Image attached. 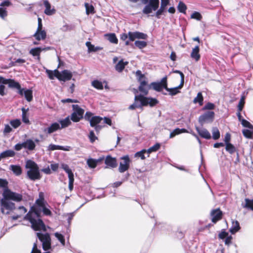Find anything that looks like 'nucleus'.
I'll use <instances>...</instances> for the list:
<instances>
[{"mask_svg": "<svg viewBox=\"0 0 253 253\" xmlns=\"http://www.w3.org/2000/svg\"><path fill=\"white\" fill-rule=\"evenodd\" d=\"M9 169L17 176L20 175L22 173V169L20 166L12 165L10 166Z\"/></svg>", "mask_w": 253, "mask_h": 253, "instance_id": "nucleus-26", "label": "nucleus"}, {"mask_svg": "<svg viewBox=\"0 0 253 253\" xmlns=\"http://www.w3.org/2000/svg\"><path fill=\"white\" fill-rule=\"evenodd\" d=\"M72 108L73 112L71 115L70 119L74 122H79L83 118L84 110L78 105H73Z\"/></svg>", "mask_w": 253, "mask_h": 253, "instance_id": "nucleus-4", "label": "nucleus"}, {"mask_svg": "<svg viewBox=\"0 0 253 253\" xmlns=\"http://www.w3.org/2000/svg\"><path fill=\"white\" fill-rule=\"evenodd\" d=\"M211 215L212 221L215 223L221 218L222 212L219 209H216L211 211Z\"/></svg>", "mask_w": 253, "mask_h": 253, "instance_id": "nucleus-15", "label": "nucleus"}, {"mask_svg": "<svg viewBox=\"0 0 253 253\" xmlns=\"http://www.w3.org/2000/svg\"><path fill=\"white\" fill-rule=\"evenodd\" d=\"M134 44L135 46L139 49L143 48L147 45V42H146L141 41H136Z\"/></svg>", "mask_w": 253, "mask_h": 253, "instance_id": "nucleus-48", "label": "nucleus"}, {"mask_svg": "<svg viewBox=\"0 0 253 253\" xmlns=\"http://www.w3.org/2000/svg\"><path fill=\"white\" fill-rule=\"evenodd\" d=\"M33 36L38 41L41 40H44L46 37V33L45 30H41L40 31H36V33L34 34Z\"/></svg>", "mask_w": 253, "mask_h": 253, "instance_id": "nucleus-21", "label": "nucleus"}, {"mask_svg": "<svg viewBox=\"0 0 253 253\" xmlns=\"http://www.w3.org/2000/svg\"><path fill=\"white\" fill-rule=\"evenodd\" d=\"M102 121H103L102 117L99 116H93L91 118L89 121L90 125L91 126L93 127L99 124Z\"/></svg>", "mask_w": 253, "mask_h": 253, "instance_id": "nucleus-25", "label": "nucleus"}, {"mask_svg": "<svg viewBox=\"0 0 253 253\" xmlns=\"http://www.w3.org/2000/svg\"><path fill=\"white\" fill-rule=\"evenodd\" d=\"M136 99H139V101L142 102V104L144 106L149 105L151 107H153L159 103V101L156 98L146 97L142 95H138Z\"/></svg>", "mask_w": 253, "mask_h": 253, "instance_id": "nucleus-8", "label": "nucleus"}, {"mask_svg": "<svg viewBox=\"0 0 253 253\" xmlns=\"http://www.w3.org/2000/svg\"><path fill=\"white\" fill-rule=\"evenodd\" d=\"M22 121L25 124H29V120L28 117L27 115V113L29 110V109H25L24 108H22Z\"/></svg>", "mask_w": 253, "mask_h": 253, "instance_id": "nucleus-34", "label": "nucleus"}, {"mask_svg": "<svg viewBox=\"0 0 253 253\" xmlns=\"http://www.w3.org/2000/svg\"><path fill=\"white\" fill-rule=\"evenodd\" d=\"M196 129L199 135L202 138H205L206 139H210L211 138L210 133L206 128H200L198 127H196Z\"/></svg>", "mask_w": 253, "mask_h": 253, "instance_id": "nucleus-16", "label": "nucleus"}, {"mask_svg": "<svg viewBox=\"0 0 253 253\" xmlns=\"http://www.w3.org/2000/svg\"><path fill=\"white\" fill-rule=\"evenodd\" d=\"M57 79L60 81L66 82L69 81L72 78V73L71 71L68 70H64L62 72H59L58 70L56 71Z\"/></svg>", "mask_w": 253, "mask_h": 253, "instance_id": "nucleus-12", "label": "nucleus"}, {"mask_svg": "<svg viewBox=\"0 0 253 253\" xmlns=\"http://www.w3.org/2000/svg\"><path fill=\"white\" fill-rule=\"evenodd\" d=\"M62 168L66 171L68 174V178L74 177V174L72 171V170L69 168V166L63 164L61 165Z\"/></svg>", "mask_w": 253, "mask_h": 253, "instance_id": "nucleus-40", "label": "nucleus"}, {"mask_svg": "<svg viewBox=\"0 0 253 253\" xmlns=\"http://www.w3.org/2000/svg\"><path fill=\"white\" fill-rule=\"evenodd\" d=\"M120 159L122 161L120 163L119 171L120 172L123 173L128 170L131 161L128 155L124 156Z\"/></svg>", "mask_w": 253, "mask_h": 253, "instance_id": "nucleus-10", "label": "nucleus"}, {"mask_svg": "<svg viewBox=\"0 0 253 253\" xmlns=\"http://www.w3.org/2000/svg\"><path fill=\"white\" fill-rule=\"evenodd\" d=\"M10 124L12 126V127H13L14 128H16L20 126L21 123L20 120L15 119L11 120L10 122Z\"/></svg>", "mask_w": 253, "mask_h": 253, "instance_id": "nucleus-53", "label": "nucleus"}, {"mask_svg": "<svg viewBox=\"0 0 253 253\" xmlns=\"http://www.w3.org/2000/svg\"><path fill=\"white\" fill-rule=\"evenodd\" d=\"M214 113L213 111H208L201 115L199 118V122L203 125L207 123H211L213 121Z\"/></svg>", "mask_w": 253, "mask_h": 253, "instance_id": "nucleus-11", "label": "nucleus"}, {"mask_svg": "<svg viewBox=\"0 0 253 253\" xmlns=\"http://www.w3.org/2000/svg\"><path fill=\"white\" fill-rule=\"evenodd\" d=\"M8 183L6 179L0 178V188H3V190L8 189Z\"/></svg>", "mask_w": 253, "mask_h": 253, "instance_id": "nucleus-56", "label": "nucleus"}, {"mask_svg": "<svg viewBox=\"0 0 253 253\" xmlns=\"http://www.w3.org/2000/svg\"><path fill=\"white\" fill-rule=\"evenodd\" d=\"M204 98L201 92L198 93L197 96L194 99L193 102L195 104L199 103L200 106L203 104Z\"/></svg>", "mask_w": 253, "mask_h": 253, "instance_id": "nucleus-31", "label": "nucleus"}, {"mask_svg": "<svg viewBox=\"0 0 253 253\" xmlns=\"http://www.w3.org/2000/svg\"><path fill=\"white\" fill-rule=\"evenodd\" d=\"M24 94L26 99L30 102L33 99V92L31 89H26L24 91Z\"/></svg>", "mask_w": 253, "mask_h": 253, "instance_id": "nucleus-36", "label": "nucleus"}, {"mask_svg": "<svg viewBox=\"0 0 253 253\" xmlns=\"http://www.w3.org/2000/svg\"><path fill=\"white\" fill-rule=\"evenodd\" d=\"M199 50V47L198 45H197L192 49V52L191 53V57L196 61H199L200 58Z\"/></svg>", "mask_w": 253, "mask_h": 253, "instance_id": "nucleus-19", "label": "nucleus"}, {"mask_svg": "<svg viewBox=\"0 0 253 253\" xmlns=\"http://www.w3.org/2000/svg\"><path fill=\"white\" fill-rule=\"evenodd\" d=\"M2 196L9 200H12L17 202H20L22 200V195L11 191L9 189H4L2 193Z\"/></svg>", "mask_w": 253, "mask_h": 253, "instance_id": "nucleus-7", "label": "nucleus"}, {"mask_svg": "<svg viewBox=\"0 0 253 253\" xmlns=\"http://www.w3.org/2000/svg\"><path fill=\"white\" fill-rule=\"evenodd\" d=\"M146 153V150L143 149L140 151L137 152L135 154V157L140 158L142 160H144L145 157L144 154Z\"/></svg>", "mask_w": 253, "mask_h": 253, "instance_id": "nucleus-52", "label": "nucleus"}, {"mask_svg": "<svg viewBox=\"0 0 253 253\" xmlns=\"http://www.w3.org/2000/svg\"><path fill=\"white\" fill-rule=\"evenodd\" d=\"M150 87V85L149 86H139L138 89L141 92L144 93L145 95H147Z\"/></svg>", "mask_w": 253, "mask_h": 253, "instance_id": "nucleus-51", "label": "nucleus"}, {"mask_svg": "<svg viewBox=\"0 0 253 253\" xmlns=\"http://www.w3.org/2000/svg\"><path fill=\"white\" fill-rule=\"evenodd\" d=\"M212 138L217 140L220 137V132L216 127H213L211 130Z\"/></svg>", "mask_w": 253, "mask_h": 253, "instance_id": "nucleus-41", "label": "nucleus"}, {"mask_svg": "<svg viewBox=\"0 0 253 253\" xmlns=\"http://www.w3.org/2000/svg\"><path fill=\"white\" fill-rule=\"evenodd\" d=\"M37 236L42 243V248L47 251L51 248V239L48 233H37Z\"/></svg>", "mask_w": 253, "mask_h": 253, "instance_id": "nucleus-5", "label": "nucleus"}, {"mask_svg": "<svg viewBox=\"0 0 253 253\" xmlns=\"http://www.w3.org/2000/svg\"><path fill=\"white\" fill-rule=\"evenodd\" d=\"M59 122L61 125L60 129L69 126L72 123L69 116L67 117L64 119L59 120Z\"/></svg>", "mask_w": 253, "mask_h": 253, "instance_id": "nucleus-22", "label": "nucleus"}, {"mask_svg": "<svg viewBox=\"0 0 253 253\" xmlns=\"http://www.w3.org/2000/svg\"><path fill=\"white\" fill-rule=\"evenodd\" d=\"M166 8L164 7L163 6H160L159 9H157L156 11V13H155V16L157 18H160L161 15H162L164 12L166 11Z\"/></svg>", "mask_w": 253, "mask_h": 253, "instance_id": "nucleus-46", "label": "nucleus"}, {"mask_svg": "<svg viewBox=\"0 0 253 253\" xmlns=\"http://www.w3.org/2000/svg\"><path fill=\"white\" fill-rule=\"evenodd\" d=\"M57 71H58L57 69H55L53 71L47 69L46 70V73L47 74L48 78L50 80H53L54 77H56L57 78V76L56 75V74H57V73H56Z\"/></svg>", "mask_w": 253, "mask_h": 253, "instance_id": "nucleus-44", "label": "nucleus"}, {"mask_svg": "<svg viewBox=\"0 0 253 253\" xmlns=\"http://www.w3.org/2000/svg\"><path fill=\"white\" fill-rule=\"evenodd\" d=\"M178 10L181 13H185L187 9L186 5L182 1H180L177 6Z\"/></svg>", "mask_w": 253, "mask_h": 253, "instance_id": "nucleus-45", "label": "nucleus"}, {"mask_svg": "<svg viewBox=\"0 0 253 253\" xmlns=\"http://www.w3.org/2000/svg\"><path fill=\"white\" fill-rule=\"evenodd\" d=\"M97 161L93 159H89L87 161V164L90 168H95L96 167Z\"/></svg>", "mask_w": 253, "mask_h": 253, "instance_id": "nucleus-49", "label": "nucleus"}, {"mask_svg": "<svg viewBox=\"0 0 253 253\" xmlns=\"http://www.w3.org/2000/svg\"><path fill=\"white\" fill-rule=\"evenodd\" d=\"M105 36L108 37V40L110 42L115 44H117L118 43V40L115 34H106Z\"/></svg>", "mask_w": 253, "mask_h": 253, "instance_id": "nucleus-33", "label": "nucleus"}, {"mask_svg": "<svg viewBox=\"0 0 253 253\" xmlns=\"http://www.w3.org/2000/svg\"><path fill=\"white\" fill-rule=\"evenodd\" d=\"M187 130L185 128L180 129L179 128H177L174 129L169 135V138H171L174 137L175 135L180 134L181 133H185L187 132Z\"/></svg>", "mask_w": 253, "mask_h": 253, "instance_id": "nucleus-29", "label": "nucleus"}, {"mask_svg": "<svg viewBox=\"0 0 253 253\" xmlns=\"http://www.w3.org/2000/svg\"><path fill=\"white\" fill-rule=\"evenodd\" d=\"M130 2L136 3L139 0H128ZM142 3L145 4L142 12L144 14L149 15L155 11L159 7V0H141Z\"/></svg>", "mask_w": 253, "mask_h": 253, "instance_id": "nucleus-3", "label": "nucleus"}, {"mask_svg": "<svg viewBox=\"0 0 253 253\" xmlns=\"http://www.w3.org/2000/svg\"><path fill=\"white\" fill-rule=\"evenodd\" d=\"M84 6L86 10V13L87 15L94 13V8L92 4L88 3H85Z\"/></svg>", "mask_w": 253, "mask_h": 253, "instance_id": "nucleus-39", "label": "nucleus"}, {"mask_svg": "<svg viewBox=\"0 0 253 253\" xmlns=\"http://www.w3.org/2000/svg\"><path fill=\"white\" fill-rule=\"evenodd\" d=\"M241 124L244 127H248L251 129H253V126L248 121L245 119H242Z\"/></svg>", "mask_w": 253, "mask_h": 253, "instance_id": "nucleus-55", "label": "nucleus"}, {"mask_svg": "<svg viewBox=\"0 0 253 253\" xmlns=\"http://www.w3.org/2000/svg\"><path fill=\"white\" fill-rule=\"evenodd\" d=\"M43 4L45 7L44 13L47 15H52L55 13V9L51 8V4L47 0H43Z\"/></svg>", "mask_w": 253, "mask_h": 253, "instance_id": "nucleus-13", "label": "nucleus"}, {"mask_svg": "<svg viewBox=\"0 0 253 253\" xmlns=\"http://www.w3.org/2000/svg\"><path fill=\"white\" fill-rule=\"evenodd\" d=\"M15 204L4 197L1 199V211L3 214H8L10 211L15 209Z\"/></svg>", "mask_w": 253, "mask_h": 253, "instance_id": "nucleus-6", "label": "nucleus"}, {"mask_svg": "<svg viewBox=\"0 0 253 253\" xmlns=\"http://www.w3.org/2000/svg\"><path fill=\"white\" fill-rule=\"evenodd\" d=\"M225 149L230 154H232L236 151L235 147L231 143L225 144Z\"/></svg>", "mask_w": 253, "mask_h": 253, "instance_id": "nucleus-38", "label": "nucleus"}, {"mask_svg": "<svg viewBox=\"0 0 253 253\" xmlns=\"http://www.w3.org/2000/svg\"><path fill=\"white\" fill-rule=\"evenodd\" d=\"M45 202L44 199V193L42 192L39 193V198L36 201V207L42 206V204H45Z\"/></svg>", "mask_w": 253, "mask_h": 253, "instance_id": "nucleus-32", "label": "nucleus"}, {"mask_svg": "<svg viewBox=\"0 0 253 253\" xmlns=\"http://www.w3.org/2000/svg\"><path fill=\"white\" fill-rule=\"evenodd\" d=\"M128 64L127 62H124L123 60H120L116 65L115 69L119 72H122Z\"/></svg>", "mask_w": 253, "mask_h": 253, "instance_id": "nucleus-30", "label": "nucleus"}, {"mask_svg": "<svg viewBox=\"0 0 253 253\" xmlns=\"http://www.w3.org/2000/svg\"><path fill=\"white\" fill-rule=\"evenodd\" d=\"M245 104V97L242 96L238 105V111H242Z\"/></svg>", "mask_w": 253, "mask_h": 253, "instance_id": "nucleus-54", "label": "nucleus"}, {"mask_svg": "<svg viewBox=\"0 0 253 253\" xmlns=\"http://www.w3.org/2000/svg\"><path fill=\"white\" fill-rule=\"evenodd\" d=\"M184 85V84L180 83V84L175 87L166 88V90L169 92V94L171 96L175 95L180 92L179 89H181Z\"/></svg>", "mask_w": 253, "mask_h": 253, "instance_id": "nucleus-18", "label": "nucleus"}, {"mask_svg": "<svg viewBox=\"0 0 253 253\" xmlns=\"http://www.w3.org/2000/svg\"><path fill=\"white\" fill-rule=\"evenodd\" d=\"M88 137L90 139V141L91 143H93L95 141L96 139H97V137L95 136V134L93 130H91L89 132V134L88 135Z\"/></svg>", "mask_w": 253, "mask_h": 253, "instance_id": "nucleus-61", "label": "nucleus"}, {"mask_svg": "<svg viewBox=\"0 0 253 253\" xmlns=\"http://www.w3.org/2000/svg\"><path fill=\"white\" fill-rule=\"evenodd\" d=\"M92 85L97 89H103V85L101 82L98 80H94L91 83Z\"/></svg>", "mask_w": 253, "mask_h": 253, "instance_id": "nucleus-43", "label": "nucleus"}, {"mask_svg": "<svg viewBox=\"0 0 253 253\" xmlns=\"http://www.w3.org/2000/svg\"><path fill=\"white\" fill-rule=\"evenodd\" d=\"M191 18L200 21L202 18V16L199 12L195 11L192 14Z\"/></svg>", "mask_w": 253, "mask_h": 253, "instance_id": "nucleus-57", "label": "nucleus"}, {"mask_svg": "<svg viewBox=\"0 0 253 253\" xmlns=\"http://www.w3.org/2000/svg\"><path fill=\"white\" fill-rule=\"evenodd\" d=\"M54 235L55 237L60 242L61 244L63 246L65 245V239L63 235H62L61 234L59 233L58 232H56L54 234Z\"/></svg>", "mask_w": 253, "mask_h": 253, "instance_id": "nucleus-50", "label": "nucleus"}, {"mask_svg": "<svg viewBox=\"0 0 253 253\" xmlns=\"http://www.w3.org/2000/svg\"><path fill=\"white\" fill-rule=\"evenodd\" d=\"M167 86V77L163 78L159 82H153L150 84V86L152 87L154 90L159 92L161 91L163 88L166 90Z\"/></svg>", "mask_w": 253, "mask_h": 253, "instance_id": "nucleus-9", "label": "nucleus"}, {"mask_svg": "<svg viewBox=\"0 0 253 253\" xmlns=\"http://www.w3.org/2000/svg\"><path fill=\"white\" fill-rule=\"evenodd\" d=\"M7 15V11L5 8L0 7V17L2 18H4Z\"/></svg>", "mask_w": 253, "mask_h": 253, "instance_id": "nucleus-62", "label": "nucleus"}, {"mask_svg": "<svg viewBox=\"0 0 253 253\" xmlns=\"http://www.w3.org/2000/svg\"><path fill=\"white\" fill-rule=\"evenodd\" d=\"M15 155V153L12 150H7L2 152L0 154V156L1 158H4L6 157H12Z\"/></svg>", "mask_w": 253, "mask_h": 253, "instance_id": "nucleus-28", "label": "nucleus"}, {"mask_svg": "<svg viewBox=\"0 0 253 253\" xmlns=\"http://www.w3.org/2000/svg\"><path fill=\"white\" fill-rule=\"evenodd\" d=\"M138 96V95H135L134 98V102L129 106L128 107L130 110H134L137 108H141L143 105L142 104V102L139 101V99H136V97Z\"/></svg>", "mask_w": 253, "mask_h": 253, "instance_id": "nucleus-27", "label": "nucleus"}, {"mask_svg": "<svg viewBox=\"0 0 253 253\" xmlns=\"http://www.w3.org/2000/svg\"><path fill=\"white\" fill-rule=\"evenodd\" d=\"M231 135L229 133L227 132L225 134L224 141L225 142V144H227V143H231Z\"/></svg>", "mask_w": 253, "mask_h": 253, "instance_id": "nucleus-63", "label": "nucleus"}, {"mask_svg": "<svg viewBox=\"0 0 253 253\" xmlns=\"http://www.w3.org/2000/svg\"><path fill=\"white\" fill-rule=\"evenodd\" d=\"M25 168L28 169L27 171V175L30 180L35 181L41 178L39 168L35 162L30 160H27L26 162Z\"/></svg>", "mask_w": 253, "mask_h": 253, "instance_id": "nucleus-2", "label": "nucleus"}, {"mask_svg": "<svg viewBox=\"0 0 253 253\" xmlns=\"http://www.w3.org/2000/svg\"><path fill=\"white\" fill-rule=\"evenodd\" d=\"M136 39L146 40L147 38V35L143 33L139 32H136Z\"/></svg>", "mask_w": 253, "mask_h": 253, "instance_id": "nucleus-58", "label": "nucleus"}, {"mask_svg": "<svg viewBox=\"0 0 253 253\" xmlns=\"http://www.w3.org/2000/svg\"><path fill=\"white\" fill-rule=\"evenodd\" d=\"M35 147L36 144L32 139H29L26 140V149H27L28 150L31 151L35 149Z\"/></svg>", "mask_w": 253, "mask_h": 253, "instance_id": "nucleus-35", "label": "nucleus"}, {"mask_svg": "<svg viewBox=\"0 0 253 253\" xmlns=\"http://www.w3.org/2000/svg\"><path fill=\"white\" fill-rule=\"evenodd\" d=\"M245 204H242V207L253 211V199L250 200L249 199L246 198L245 199Z\"/></svg>", "mask_w": 253, "mask_h": 253, "instance_id": "nucleus-23", "label": "nucleus"}, {"mask_svg": "<svg viewBox=\"0 0 253 253\" xmlns=\"http://www.w3.org/2000/svg\"><path fill=\"white\" fill-rule=\"evenodd\" d=\"M240 229V226L239 222L237 220L232 221V226L229 230L230 232L232 234H234L238 232Z\"/></svg>", "mask_w": 253, "mask_h": 253, "instance_id": "nucleus-24", "label": "nucleus"}, {"mask_svg": "<svg viewBox=\"0 0 253 253\" xmlns=\"http://www.w3.org/2000/svg\"><path fill=\"white\" fill-rule=\"evenodd\" d=\"M105 163L107 166L112 168H116L117 166L116 159L110 156L106 157Z\"/></svg>", "mask_w": 253, "mask_h": 253, "instance_id": "nucleus-20", "label": "nucleus"}, {"mask_svg": "<svg viewBox=\"0 0 253 253\" xmlns=\"http://www.w3.org/2000/svg\"><path fill=\"white\" fill-rule=\"evenodd\" d=\"M48 150L50 151H54L55 150H65L68 151L69 150L67 149L64 148L63 146H60V145H56L55 144H50L48 147Z\"/></svg>", "mask_w": 253, "mask_h": 253, "instance_id": "nucleus-37", "label": "nucleus"}, {"mask_svg": "<svg viewBox=\"0 0 253 253\" xmlns=\"http://www.w3.org/2000/svg\"><path fill=\"white\" fill-rule=\"evenodd\" d=\"M50 49V47H47L45 48L42 47H36L32 48L30 50L29 53L34 56H38V59L40 60V54L41 52L43 50H47Z\"/></svg>", "mask_w": 253, "mask_h": 253, "instance_id": "nucleus-14", "label": "nucleus"}, {"mask_svg": "<svg viewBox=\"0 0 253 253\" xmlns=\"http://www.w3.org/2000/svg\"><path fill=\"white\" fill-rule=\"evenodd\" d=\"M242 132L244 136L247 138L251 139L253 137V130L251 131L249 129H244Z\"/></svg>", "mask_w": 253, "mask_h": 253, "instance_id": "nucleus-47", "label": "nucleus"}, {"mask_svg": "<svg viewBox=\"0 0 253 253\" xmlns=\"http://www.w3.org/2000/svg\"><path fill=\"white\" fill-rule=\"evenodd\" d=\"M160 148V144L159 143H156L153 146L149 148V150H151L152 152H156L158 151Z\"/></svg>", "mask_w": 253, "mask_h": 253, "instance_id": "nucleus-64", "label": "nucleus"}, {"mask_svg": "<svg viewBox=\"0 0 253 253\" xmlns=\"http://www.w3.org/2000/svg\"><path fill=\"white\" fill-rule=\"evenodd\" d=\"M42 211L45 215L50 216L51 212L45 206V203L42 206L32 207L31 211L24 217V219L29 220L31 223L32 228L36 231H46L45 226L40 218V211Z\"/></svg>", "mask_w": 253, "mask_h": 253, "instance_id": "nucleus-1", "label": "nucleus"}, {"mask_svg": "<svg viewBox=\"0 0 253 253\" xmlns=\"http://www.w3.org/2000/svg\"><path fill=\"white\" fill-rule=\"evenodd\" d=\"M215 105L214 104L208 102L207 103L203 108V110H212L214 109Z\"/></svg>", "mask_w": 253, "mask_h": 253, "instance_id": "nucleus-60", "label": "nucleus"}, {"mask_svg": "<svg viewBox=\"0 0 253 253\" xmlns=\"http://www.w3.org/2000/svg\"><path fill=\"white\" fill-rule=\"evenodd\" d=\"M128 39L130 41H134L136 39V32H129L128 33Z\"/></svg>", "mask_w": 253, "mask_h": 253, "instance_id": "nucleus-59", "label": "nucleus"}, {"mask_svg": "<svg viewBox=\"0 0 253 253\" xmlns=\"http://www.w3.org/2000/svg\"><path fill=\"white\" fill-rule=\"evenodd\" d=\"M8 86L10 88L20 89V84L17 82H15L14 80L12 79H10L9 83Z\"/></svg>", "mask_w": 253, "mask_h": 253, "instance_id": "nucleus-42", "label": "nucleus"}, {"mask_svg": "<svg viewBox=\"0 0 253 253\" xmlns=\"http://www.w3.org/2000/svg\"><path fill=\"white\" fill-rule=\"evenodd\" d=\"M60 129V126L59 123H54L52 124L48 127L45 128L44 131L48 134L52 133L56 130Z\"/></svg>", "mask_w": 253, "mask_h": 253, "instance_id": "nucleus-17", "label": "nucleus"}]
</instances>
